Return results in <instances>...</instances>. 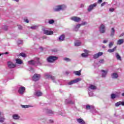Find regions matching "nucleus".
Segmentation results:
<instances>
[{
  "mask_svg": "<svg viewBox=\"0 0 124 124\" xmlns=\"http://www.w3.org/2000/svg\"><path fill=\"white\" fill-rule=\"evenodd\" d=\"M100 63H103L104 62V59H101L99 61Z\"/></svg>",
  "mask_w": 124,
  "mask_h": 124,
  "instance_id": "ea45409f",
  "label": "nucleus"
},
{
  "mask_svg": "<svg viewBox=\"0 0 124 124\" xmlns=\"http://www.w3.org/2000/svg\"><path fill=\"white\" fill-rule=\"evenodd\" d=\"M62 6H63V5L57 6V8L54 9V11L58 12L61 11V10H62Z\"/></svg>",
  "mask_w": 124,
  "mask_h": 124,
  "instance_id": "f8f14e48",
  "label": "nucleus"
},
{
  "mask_svg": "<svg viewBox=\"0 0 124 124\" xmlns=\"http://www.w3.org/2000/svg\"><path fill=\"white\" fill-rule=\"evenodd\" d=\"M95 6H96V3L90 5L88 9V12H91V11H92V10H93V8L95 7Z\"/></svg>",
  "mask_w": 124,
  "mask_h": 124,
  "instance_id": "1a4fd4ad",
  "label": "nucleus"
},
{
  "mask_svg": "<svg viewBox=\"0 0 124 124\" xmlns=\"http://www.w3.org/2000/svg\"><path fill=\"white\" fill-rule=\"evenodd\" d=\"M89 89H91V90H96V86L91 84L89 87Z\"/></svg>",
  "mask_w": 124,
  "mask_h": 124,
  "instance_id": "393cba45",
  "label": "nucleus"
},
{
  "mask_svg": "<svg viewBox=\"0 0 124 124\" xmlns=\"http://www.w3.org/2000/svg\"><path fill=\"white\" fill-rule=\"evenodd\" d=\"M69 103H70V104H74V102H72V101H70Z\"/></svg>",
  "mask_w": 124,
  "mask_h": 124,
  "instance_id": "3c124183",
  "label": "nucleus"
},
{
  "mask_svg": "<svg viewBox=\"0 0 124 124\" xmlns=\"http://www.w3.org/2000/svg\"><path fill=\"white\" fill-rule=\"evenodd\" d=\"M20 43L18 42V44H22V41H19Z\"/></svg>",
  "mask_w": 124,
  "mask_h": 124,
  "instance_id": "052dcab7",
  "label": "nucleus"
},
{
  "mask_svg": "<svg viewBox=\"0 0 124 124\" xmlns=\"http://www.w3.org/2000/svg\"><path fill=\"white\" fill-rule=\"evenodd\" d=\"M75 74L78 75V76H80L81 75V71H77L74 72Z\"/></svg>",
  "mask_w": 124,
  "mask_h": 124,
  "instance_id": "a878e982",
  "label": "nucleus"
},
{
  "mask_svg": "<svg viewBox=\"0 0 124 124\" xmlns=\"http://www.w3.org/2000/svg\"><path fill=\"white\" fill-rule=\"evenodd\" d=\"M99 31L101 33H104V32H105V26H104V25H101L99 28Z\"/></svg>",
  "mask_w": 124,
  "mask_h": 124,
  "instance_id": "39448f33",
  "label": "nucleus"
},
{
  "mask_svg": "<svg viewBox=\"0 0 124 124\" xmlns=\"http://www.w3.org/2000/svg\"><path fill=\"white\" fill-rule=\"evenodd\" d=\"M18 28L19 30H23V27L21 25H18Z\"/></svg>",
  "mask_w": 124,
  "mask_h": 124,
  "instance_id": "37998d69",
  "label": "nucleus"
},
{
  "mask_svg": "<svg viewBox=\"0 0 124 124\" xmlns=\"http://www.w3.org/2000/svg\"><path fill=\"white\" fill-rule=\"evenodd\" d=\"M59 58L56 56H50L47 58V61L48 62H54L57 61Z\"/></svg>",
  "mask_w": 124,
  "mask_h": 124,
  "instance_id": "f257e3e1",
  "label": "nucleus"
},
{
  "mask_svg": "<svg viewBox=\"0 0 124 124\" xmlns=\"http://www.w3.org/2000/svg\"><path fill=\"white\" fill-rule=\"evenodd\" d=\"M116 49H117V46H115L111 49H108V53H113V52H115V51Z\"/></svg>",
  "mask_w": 124,
  "mask_h": 124,
  "instance_id": "412c9836",
  "label": "nucleus"
},
{
  "mask_svg": "<svg viewBox=\"0 0 124 124\" xmlns=\"http://www.w3.org/2000/svg\"><path fill=\"white\" fill-rule=\"evenodd\" d=\"M66 73H67V74H68V73L67 72H66Z\"/></svg>",
  "mask_w": 124,
  "mask_h": 124,
  "instance_id": "338daca9",
  "label": "nucleus"
},
{
  "mask_svg": "<svg viewBox=\"0 0 124 124\" xmlns=\"http://www.w3.org/2000/svg\"><path fill=\"white\" fill-rule=\"evenodd\" d=\"M25 22H26V23H29V20L28 19H25Z\"/></svg>",
  "mask_w": 124,
  "mask_h": 124,
  "instance_id": "6e6d98bb",
  "label": "nucleus"
},
{
  "mask_svg": "<svg viewBox=\"0 0 124 124\" xmlns=\"http://www.w3.org/2000/svg\"><path fill=\"white\" fill-rule=\"evenodd\" d=\"M45 77H46V79H50V78L53 82H55V77L52 76L47 74H46L45 75Z\"/></svg>",
  "mask_w": 124,
  "mask_h": 124,
  "instance_id": "20e7f679",
  "label": "nucleus"
},
{
  "mask_svg": "<svg viewBox=\"0 0 124 124\" xmlns=\"http://www.w3.org/2000/svg\"><path fill=\"white\" fill-rule=\"evenodd\" d=\"M86 24H87V23L84 22V23H82V25H86Z\"/></svg>",
  "mask_w": 124,
  "mask_h": 124,
  "instance_id": "bf43d9fd",
  "label": "nucleus"
},
{
  "mask_svg": "<svg viewBox=\"0 0 124 124\" xmlns=\"http://www.w3.org/2000/svg\"><path fill=\"white\" fill-rule=\"evenodd\" d=\"M122 96H124V93H122Z\"/></svg>",
  "mask_w": 124,
  "mask_h": 124,
  "instance_id": "e2e57ef3",
  "label": "nucleus"
},
{
  "mask_svg": "<svg viewBox=\"0 0 124 124\" xmlns=\"http://www.w3.org/2000/svg\"><path fill=\"white\" fill-rule=\"evenodd\" d=\"M79 81H81V78H76L74 80H73L68 82V85H73V84L78 83Z\"/></svg>",
  "mask_w": 124,
  "mask_h": 124,
  "instance_id": "7ed1b4c3",
  "label": "nucleus"
},
{
  "mask_svg": "<svg viewBox=\"0 0 124 124\" xmlns=\"http://www.w3.org/2000/svg\"><path fill=\"white\" fill-rule=\"evenodd\" d=\"M65 38V36H64V34H62L59 37V41H63Z\"/></svg>",
  "mask_w": 124,
  "mask_h": 124,
  "instance_id": "dca6fc26",
  "label": "nucleus"
},
{
  "mask_svg": "<svg viewBox=\"0 0 124 124\" xmlns=\"http://www.w3.org/2000/svg\"><path fill=\"white\" fill-rule=\"evenodd\" d=\"M41 65V63L39 62V58L37 59V61H36V65Z\"/></svg>",
  "mask_w": 124,
  "mask_h": 124,
  "instance_id": "cd10ccee",
  "label": "nucleus"
},
{
  "mask_svg": "<svg viewBox=\"0 0 124 124\" xmlns=\"http://www.w3.org/2000/svg\"><path fill=\"white\" fill-rule=\"evenodd\" d=\"M4 122V118L0 116V123H3Z\"/></svg>",
  "mask_w": 124,
  "mask_h": 124,
  "instance_id": "e433bc0d",
  "label": "nucleus"
},
{
  "mask_svg": "<svg viewBox=\"0 0 124 124\" xmlns=\"http://www.w3.org/2000/svg\"><path fill=\"white\" fill-rule=\"evenodd\" d=\"M115 97L116 98L120 97V93H118L117 94H115Z\"/></svg>",
  "mask_w": 124,
  "mask_h": 124,
  "instance_id": "a19ab883",
  "label": "nucleus"
},
{
  "mask_svg": "<svg viewBox=\"0 0 124 124\" xmlns=\"http://www.w3.org/2000/svg\"><path fill=\"white\" fill-rule=\"evenodd\" d=\"M120 103H121V105H122V106H124V102L120 101Z\"/></svg>",
  "mask_w": 124,
  "mask_h": 124,
  "instance_id": "09e8293b",
  "label": "nucleus"
},
{
  "mask_svg": "<svg viewBox=\"0 0 124 124\" xmlns=\"http://www.w3.org/2000/svg\"><path fill=\"white\" fill-rule=\"evenodd\" d=\"M107 42H108V41L105 40L103 41V43H107Z\"/></svg>",
  "mask_w": 124,
  "mask_h": 124,
  "instance_id": "5fc2aeb1",
  "label": "nucleus"
},
{
  "mask_svg": "<svg viewBox=\"0 0 124 124\" xmlns=\"http://www.w3.org/2000/svg\"><path fill=\"white\" fill-rule=\"evenodd\" d=\"M111 77L113 79H117L119 77V76L117 73H113L111 75Z\"/></svg>",
  "mask_w": 124,
  "mask_h": 124,
  "instance_id": "aec40b11",
  "label": "nucleus"
},
{
  "mask_svg": "<svg viewBox=\"0 0 124 124\" xmlns=\"http://www.w3.org/2000/svg\"><path fill=\"white\" fill-rule=\"evenodd\" d=\"M49 123H54V121L53 120H49Z\"/></svg>",
  "mask_w": 124,
  "mask_h": 124,
  "instance_id": "4d7b16f0",
  "label": "nucleus"
},
{
  "mask_svg": "<svg viewBox=\"0 0 124 124\" xmlns=\"http://www.w3.org/2000/svg\"><path fill=\"white\" fill-rule=\"evenodd\" d=\"M15 0L16 1H17L18 2V1H19V0Z\"/></svg>",
  "mask_w": 124,
  "mask_h": 124,
  "instance_id": "0e129e2a",
  "label": "nucleus"
},
{
  "mask_svg": "<svg viewBox=\"0 0 124 124\" xmlns=\"http://www.w3.org/2000/svg\"><path fill=\"white\" fill-rule=\"evenodd\" d=\"M88 56V54L87 53H84L81 54V57H83V58H87Z\"/></svg>",
  "mask_w": 124,
  "mask_h": 124,
  "instance_id": "bb28decb",
  "label": "nucleus"
},
{
  "mask_svg": "<svg viewBox=\"0 0 124 124\" xmlns=\"http://www.w3.org/2000/svg\"><path fill=\"white\" fill-rule=\"evenodd\" d=\"M80 45H81V43L80 42H77L75 43V46H80Z\"/></svg>",
  "mask_w": 124,
  "mask_h": 124,
  "instance_id": "58836bf2",
  "label": "nucleus"
},
{
  "mask_svg": "<svg viewBox=\"0 0 124 124\" xmlns=\"http://www.w3.org/2000/svg\"><path fill=\"white\" fill-rule=\"evenodd\" d=\"M48 23L50 24H54L55 23V20L53 19H51L48 21Z\"/></svg>",
  "mask_w": 124,
  "mask_h": 124,
  "instance_id": "473e14b6",
  "label": "nucleus"
},
{
  "mask_svg": "<svg viewBox=\"0 0 124 124\" xmlns=\"http://www.w3.org/2000/svg\"><path fill=\"white\" fill-rule=\"evenodd\" d=\"M25 91H26V88H25L24 87H21L19 89L18 93H21V94H22L23 93H25Z\"/></svg>",
  "mask_w": 124,
  "mask_h": 124,
  "instance_id": "9b49d317",
  "label": "nucleus"
},
{
  "mask_svg": "<svg viewBox=\"0 0 124 124\" xmlns=\"http://www.w3.org/2000/svg\"><path fill=\"white\" fill-rule=\"evenodd\" d=\"M102 2V0H98V3H101Z\"/></svg>",
  "mask_w": 124,
  "mask_h": 124,
  "instance_id": "864d4df0",
  "label": "nucleus"
},
{
  "mask_svg": "<svg viewBox=\"0 0 124 124\" xmlns=\"http://www.w3.org/2000/svg\"><path fill=\"white\" fill-rule=\"evenodd\" d=\"M53 52H58V50L57 49H53Z\"/></svg>",
  "mask_w": 124,
  "mask_h": 124,
  "instance_id": "13d9d810",
  "label": "nucleus"
},
{
  "mask_svg": "<svg viewBox=\"0 0 124 124\" xmlns=\"http://www.w3.org/2000/svg\"><path fill=\"white\" fill-rule=\"evenodd\" d=\"M113 45H114V42H111L109 43L108 45V46L109 48H111L112 46H113Z\"/></svg>",
  "mask_w": 124,
  "mask_h": 124,
  "instance_id": "72a5a7b5",
  "label": "nucleus"
},
{
  "mask_svg": "<svg viewBox=\"0 0 124 124\" xmlns=\"http://www.w3.org/2000/svg\"><path fill=\"white\" fill-rule=\"evenodd\" d=\"M46 113L47 114H54V112L52 111L51 110L47 109L46 110Z\"/></svg>",
  "mask_w": 124,
  "mask_h": 124,
  "instance_id": "c85d7f7f",
  "label": "nucleus"
},
{
  "mask_svg": "<svg viewBox=\"0 0 124 124\" xmlns=\"http://www.w3.org/2000/svg\"><path fill=\"white\" fill-rule=\"evenodd\" d=\"M115 11V9L114 8H110L109 9V11H110V12H113V11Z\"/></svg>",
  "mask_w": 124,
  "mask_h": 124,
  "instance_id": "79ce46f5",
  "label": "nucleus"
},
{
  "mask_svg": "<svg viewBox=\"0 0 124 124\" xmlns=\"http://www.w3.org/2000/svg\"><path fill=\"white\" fill-rule=\"evenodd\" d=\"M91 108H93V106H90L89 105H87L86 106V109H90Z\"/></svg>",
  "mask_w": 124,
  "mask_h": 124,
  "instance_id": "7c9ffc66",
  "label": "nucleus"
},
{
  "mask_svg": "<svg viewBox=\"0 0 124 124\" xmlns=\"http://www.w3.org/2000/svg\"><path fill=\"white\" fill-rule=\"evenodd\" d=\"M23 62H22V60L20 59H16V63H18V64H22Z\"/></svg>",
  "mask_w": 124,
  "mask_h": 124,
  "instance_id": "b1692460",
  "label": "nucleus"
},
{
  "mask_svg": "<svg viewBox=\"0 0 124 124\" xmlns=\"http://www.w3.org/2000/svg\"><path fill=\"white\" fill-rule=\"evenodd\" d=\"M111 98L112 99H114L116 98V94L112 93L111 94Z\"/></svg>",
  "mask_w": 124,
  "mask_h": 124,
  "instance_id": "2f4dec72",
  "label": "nucleus"
},
{
  "mask_svg": "<svg viewBox=\"0 0 124 124\" xmlns=\"http://www.w3.org/2000/svg\"><path fill=\"white\" fill-rule=\"evenodd\" d=\"M124 32L121 34L119 36V37H122V36H124Z\"/></svg>",
  "mask_w": 124,
  "mask_h": 124,
  "instance_id": "8fccbe9b",
  "label": "nucleus"
},
{
  "mask_svg": "<svg viewBox=\"0 0 124 124\" xmlns=\"http://www.w3.org/2000/svg\"><path fill=\"white\" fill-rule=\"evenodd\" d=\"M44 34H46V35H52L54 33L53 31H49L48 30H45L44 31Z\"/></svg>",
  "mask_w": 124,
  "mask_h": 124,
  "instance_id": "9d476101",
  "label": "nucleus"
},
{
  "mask_svg": "<svg viewBox=\"0 0 124 124\" xmlns=\"http://www.w3.org/2000/svg\"><path fill=\"white\" fill-rule=\"evenodd\" d=\"M20 56H21V57H23V58H26V57H27V55H26V54L24 53H20Z\"/></svg>",
  "mask_w": 124,
  "mask_h": 124,
  "instance_id": "c9c22d12",
  "label": "nucleus"
},
{
  "mask_svg": "<svg viewBox=\"0 0 124 124\" xmlns=\"http://www.w3.org/2000/svg\"><path fill=\"white\" fill-rule=\"evenodd\" d=\"M13 118L14 120H19L20 119V116L18 114H14L13 115Z\"/></svg>",
  "mask_w": 124,
  "mask_h": 124,
  "instance_id": "6ab92c4d",
  "label": "nucleus"
},
{
  "mask_svg": "<svg viewBox=\"0 0 124 124\" xmlns=\"http://www.w3.org/2000/svg\"><path fill=\"white\" fill-rule=\"evenodd\" d=\"M84 52H85V53H87V54L89 53V51L87 49H84Z\"/></svg>",
  "mask_w": 124,
  "mask_h": 124,
  "instance_id": "de8ad7c7",
  "label": "nucleus"
},
{
  "mask_svg": "<svg viewBox=\"0 0 124 124\" xmlns=\"http://www.w3.org/2000/svg\"><path fill=\"white\" fill-rule=\"evenodd\" d=\"M116 57L117 59L118 60V61H122V58L121 57V56H120L119 53H116Z\"/></svg>",
  "mask_w": 124,
  "mask_h": 124,
  "instance_id": "5701e85b",
  "label": "nucleus"
},
{
  "mask_svg": "<svg viewBox=\"0 0 124 124\" xmlns=\"http://www.w3.org/2000/svg\"><path fill=\"white\" fill-rule=\"evenodd\" d=\"M32 79L33 81H35V82L38 81V80L40 79V75L38 74H35L32 77Z\"/></svg>",
  "mask_w": 124,
  "mask_h": 124,
  "instance_id": "f03ea898",
  "label": "nucleus"
},
{
  "mask_svg": "<svg viewBox=\"0 0 124 124\" xmlns=\"http://www.w3.org/2000/svg\"><path fill=\"white\" fill-rule=\"evenodd\" d=\"M4 54H5L6 55L8 54V52H6L5 53H4Z\"/></svg>",
  "mask_w": 124,
  "mask_h": 124,
  "instance_id": "680f3d73",
  "label": "nucleus"
},
{
  "mask_svg": "<svg viewBox=\"0 0 124 124\" xmlns=\"http://www.w3.org/2000/svg\"><path fill=\"white\" fill-rule=\"evenodd\" d=\"M105 2L102 3L101 5V6H104V5H105Z\"/></svg>",
  "mask_w": 124,
  "mask_h": 124,
  "instance_id": "603ef678",
  "label": "nucleus"
},
{
  "mask_svg": "<svg viewBox=\"0 0 124 124\" xmlns=\"http://www.w3.org/2000/svg\"><path fill=\"white\" fill-rule=\"evenodd\" d=\"M120 105H121V101L118 102L116 103H115L116 107H119Z\"/></svg>",
  "mask_w": 124,
  "mask_h": 124,
  "instance_id": "f704fd0d",
  "label": "nucleus"
},
{
  "mask_svg": "<svg viewBox=\"0 0 124 124\" xmlns=\"http://www.w3.org/2000/svg\"><path fill=\"white\" fill-rule=\"evenodd\" d=\"M8 66L9 68H15V67H16V64H14L11 62H8Z\"/></svg>",
  "mask_w": 124,
  "mask_h": 124,
  "instance_id": "6e6552de",
  "label": "nucleus"
},
{
  "mask_svg": "<svg viewBox=\"0 0 124 124\" xmlns=\"http://www.w3.org/2000/svg\"><path fill=\"white\" fill-rule=\"evenodd\" d=\"M115 29H114V28H112L111 32H110V36L113 37V36L115 35Z\"/></svg>",
  "mask_w": 124,
  "mask_h": 124,
  "instance_id": "f3484780",
  "label": "nucleus"
},
{
  "mask_svg": "<svg viewBox=\"0 0 124 124\" xmlns=\"http://www.w3.org/2000/svg\"><path fill=\"white\" fill-rule=\"evenodd\" d=\"M3 54H4V53H2V54L0 53V56H1V55H3Z\"/></svg>",
  "mask_w": 124,
  "mask_h": 124,
  "instance_id": "69168bd1",
  "label": "nucleus"
},
{
  "mask_svg": "<svg viewBox=\"0 0 124 124\" xmlns=\"http://www.w3.org/2000/svg\"><path fill=\"white\" fill-rule=\"evenodd\" d=\"M124 42V39H119L117 41V45H121Z\"/></svg>",
  "mask_w": 124,
  "mask_h": 124,
  "instance_id": "a211bd4d",
  "label": "nucleus"
},
{
  "mask_svg": "<svg viewBox=\"0 0 124 124\" xmlns=\"http://www.w3.org/2000/svg\"><path fill=\"white\" fill-rule=\"evenodd\" d=\"M81 27V24H78L76 26V28L77 29H79V28H80Z\"/></svg>",
  "mask_w": 124,
  "mask_h": 124,
  "instance_id": "a18cd8bd",
  "label": "nucleus"
},
{
  "mask_svg": "<svg viewBox=\"0 0 124 124\" xmlns=\"http://www.w3.org/2000/svg\"><path fill=\"white\" fill-rule=\"evenodd\" d=\"M35 94L37 96H42V93L40 91L36 92Z\"/></svg>",
  "mask_w": 124,
  "mask_h": 124,
  "instance_id": "4be33fe9",
  "label": "nucleus"
},
{
  "mask_svg": "<svg viewBox=\"0 0 124 124\" xmlns=\"http://www.w3.org/2000/svg\"><path fill=\"white\" fill-rule=\"evenodd\" d=\"M28 64L31 65H35L36 64V62L33 60L28 61Z\"/></svg>",
  "mask_w": 124,
  "mask_h": 124,
  "instance_id": "ddd939ff",
  "label": "nucleus"
},
{
  "mask_svg": "<svg viewBox=\"0 0 124 124\" xmlns=\"http://www.w3.org/2000/svg\"><path fill=\"white\" fill-rule=\"evenodd\" d=\"M36 27V26H31V29H32V30H35Z\"/></svg>",
  "mask_w": 124,
  "mask_h": 124,
  "instance_id": "49530a36",
  "label": "nucleus"
},
{
  "mask_svg": "<svg viewBox=\"0 0 124 124\" xmlns=\"http://www.w3.org/2000/svg\"><path fill=\"white\" fill-rule=\"evenodd\" d=\"M102 72V77H106V75H107V73H108V71H105L104 70H101Z\"/></svg>",
  "mask_w": 124,
  "mask_h": 124,
  "instance_id": "4468645a",
  "label": "nucleus"
},
{
  "mask_svg": "<svg viewBox=\"0 0 124 124\" xmlns=\"http://www.w3.org/2000/svg\"><path fill=\"white\" fill-rule=\"evenodd\" d=\"M77 121L78 123H79V124H86V122H85L81 118L78 119L77 120Z\"/></svg>",
  "mask_w": 124,
  "mask_h": 124,
  "instance_id": "2eb2a0df",
  "label": "nucleus"
},
{
  "mask_svg": "<svg viewBox=\"0 0 124 124\" xmlns=\"http://www.w3.org/2000/svg\"><path fill=\"white\" fill-rule=\"evenodd\" d=\"M71 20H72V21H74V22H78L81 21V18L77 16H73L71 18Z\"/></svg>",
  "mask_w": 124,
  "mask_h": 124,
  "instance_id": "423d86ee",
  "label": "nucleus"
},
{
  "mask_svg": "<svg viewBox=\"0 0 124 124\" xmlns=\"http://www.w3.org/2000/svg\"><path fill=\"white\" fill-rule=\"evenodd\" d=\"M64 61H65V62H71V59L68 58H63Z\"/></svg>",
  "mask_w": 124,
  "mask_h": 124,
  "instance_id": "c756f323",
  "label": "nucleus"
},
{
  "mask_svg": "<svg viewBox=\"0 0 124 124\" xmlns=\"http://www.w3.org/2000/svg\"><path fill=\"white\" fill-rule=\"evenodd\" d=\"M0 115H1V113H0Z\"/></svg>",
  "mask_w": 124,
  "mask_h": 124,
  "instance_id": "774afa93",
  "label": "nucleus"
},
{
  "mask_svg": "<svg viewBox=\"0 0 124 124\" xmlns=\"http://www.w3.org/2000/svg\"><path fill=\"white\" fill-rule=\"evenodd\" d=\"M3 30L4 31H7V26H4V27H3Z\"/></svg>",
  "mask_w": 124,
  "mask_h": 124,
  "instance_id": "c03bdc74",
  "label": "nucleus"
},
{
  "mask_svg": "<svg viewBox=\"0 0 124 124\" xmlns=\"http://www.w3.org/2000/svg\"><path fill=\"white\" fill-rule=\"evenodd\" d=\"M21 107L22 108H29V107H30V106H29V105H21Z\"/></svg>",
  "mask_w": 124,
  "mask_h": 124,
  "instance_id": "4c0bfd02",
  "label": "nucleus"
},
{
  "mask_svg": "<svg viewBox=\"0 0 124 124\" xmlns=\"http://www.w3.org/2000/svg\"><path fill=\"white\" fill-rule=\"evenodd\" d=\"M103 55V52H99L98 53L95 54L93 56V59H98L99 57H101Z\"/></svg>",
  "mask_w": 124,
  "mask_h": 124,
  "instance_id": "0eeeda50",
  "label": "nucleus"
}]
</instances>
